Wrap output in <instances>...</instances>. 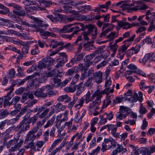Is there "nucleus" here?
Returning <instances> with one entry per match:
<instances>
[{"label": "nucleus", "instance_id": "f257e3e1", "mask_svg": "<svg viewBox=\"0 0 155 155\" xmlns=\"http://www.w3.org/2000/svg\"><path fill=\"white\" fill-rule=\"evenodd\" d=\"M54 85H47L38 88L34 92V94L37 97H46L48 95H55L56 92H54L52 88Z\"/></svg>", "mask_w": 155, "mask_h": 155}, {"label": "nucleus", "instance_id": "f03ea898", "mask_svg": "<svg viewBox=\"0 0 155 155\" xmlns=\"http://www.w3.org/2000/svg\"><path fill=\"white\" fill-rule=\"evenodd\" d=\"M99 93L98 91H95L91 97V94L89 91H88L86 94L84 95V101L85 100L86 104H88L89 102L92 101L95 97H96L95 101H93L92 103H90L88 106V110L90 111H91L92 110H98L99 108V106L100 104L97 105H94L93 103L94 102V103L97 102V97L98 95L99 94Z\"/></svg>", "mask_w": 155, "mask_h": 155}, {"label": "nucleus", "instance_id": "7ed1b4c3", "mask_svg": "<svg viewBox=\"0 0 155 155\" xmlns=\"http://www.w3.org/2000/svg\"><path fill=\"white\" fill-rule=\"evenodd\" d=\"M116 142L114 139L110 140L105 139L104 142L102 144L101 150L103 152H104L107 150L113 149L116 147Z\"/></svg>", "mask_w": 155, "mask_h": 155}, {"label": "nucleus", "instance_id": "20e7f679", "mask_svg": "<svg viewBox=\"0 0 155 155\" xmlns=\"http://www.w3.org/2000/svg\"><path fill=\"white\" fill-rule=\"evenodd\" d=\"M54 61V59L50 56L43 58L41 61H39L38 64V68L39 69H42L49 66L52 64Z\"/></svg>", "mask_w": 155, "mask_h": 155}, {"label": "nucleus", "instance_id": "39448f33", "mask_svg": "<svg viewBox=\"0 0 155 155\" xmlns=\"http://www.w3.org/2000/svg\"><path fill=\"white\" fill-rule=\"evenodd\" d=\"M40 124L39 122H37V127L33 128L30 131L27 135L25 142H28L30 141H33L36 139V135L35 134L39 129V125Z\"/></svg>", "mask_w": 155, "mask_h": 155}, {"label": "nucleus", "instance_id": "423d86ee", "mask_svg": "<svg viewBox=\"0 0 155 155\" xmlns=\"http://www.w3.org/2000/svg\"><path fill=\"white\" fill-rule=\"evenodd\" d=\"M9 137V136H6L3 140V143L7 148H10L12 145H15L17 144V143L18 142V138H16L15 137H14L13 139L7 141Z\"/></svg>", "mask_w": 155, "mask_h": 155}, {"label": "nucleus", "instance_id": "0eeeda50", "mask_svg": "<svg viewBox=\"0 0 155 155\" xmlns=\"http://www.w3.org/2000/svg\"><path fill=\"white\" fill-rule=\"evenodd\" d=\"M29 127V124H28L22 121L16 128V130L18 131L17 134L19 135V137L20 136L19 135L20 134L28 130Z\"/></svg>", "mask_w": 155, "mask_h": 155}, {"label": "nucleus", "instance_id": "6e6552de", "mask_svg": "<svg viewBox=\"0 0 155 155\" xmlns=\"http://www.w3.org/2000/svg\"><path fill=\"white\" fill-rule=\"evenodd\" d=\"M85 28L88 29V31L86 32L88 34H90L92 32V31L94 29V33L91 34V38L93 40L95 39L96 38V36L97 34V28L95 27L94 25L91 24L86 25L85 26Z\"/></svg>", "mask_w": 155, "mask_h": 155}, {"label": "nucleus", "instance_id": "1a4fd4ad", "mask_svg": "<svg viewBox=\"0 0 155 155\" xmlns=\"http://www.w3.org/2000/svg\"><path fill=\"white\" fill-rule=\"evenodd\" d=\"M61 56L63 57L62 58H59L57 60V64L55 66L56 68H58L63 66L65 62L67 60V57L65 53L60 52L58 54Z\"/></svg>", "mask_w": 155, "mask_h": 155}, {"label": "nucleus", "instance_id": "9d476101", "mask_svg": "<svg viewBox=\"0 0 155 155\" xmlns=\"http://www.w3.org/2000/svg\"><path fill=\"white\" fill-rule=\"evenodd\" d=\"M154 54L153 52L146 54L142 60L140 59L139 60V62L144 64L149 59L155 61V55L153 56Z\"/></svg>", "mask_w": 155, "mask_h": 155}, {"label": "nucleus", "instance_id": "9b49d317", "mask_svg": "<svg viewBox=\"0 0 155 155\" xmlns=\"http://www.w3.org/2000/svg\"><path fill=\"white\" fill-rule=\"evenodd\" d=\"M106 87V88L105 89L102 91H100L99 90H97L96 91H98L99 93V94L98 95L97 98V102L96 103H94V102L93 103V104L94 103V105H96L100 104L101 103V99L102 97V95L105 94L107 96L109 94V90L110 89V88L108 87Z\"/></svg>", "mask_w": 155, "mask_h": 155}, {"label": "nucleus", "instance_id": "f8f14e48", "mask_svg": "<svg viewBox=\"0 0 155 155\" xmlns=\"http://www.w3.org/2000/svg\"><path fill=\"white\" fill-rule=\"evenodd\" d=\"M129 46L128 44H124V45L120 47L118 49V54L117 57L121 60L122 59L125 54L124 53Z\"/></svg>", "mask_w": 155, "mask_h": 155}, {"label": "nucleus", "instance_id": "ddd939ff", "mask_svg": "<svg viewBox=\"0 0 155 155\" xmlns=\"http://www.w3.org/2000/svg\"><path fill=\"white\" fill-rule=\"evenodd\" d=\"M23 141L22 140H20L17 144L15 145L14 147H12L8 150V151L10 153L9 154H11L15 155L14 152L17 151L21 146Z\"/></svg>", "mask_w": 155, "mask_h": 155}, {"label": "nucleus", "instance_id": "4468645a", "mask_svg": "<svg viewBox=\"0 0 155 155\" xmlns=\"http://www.w3.org/2000/svg\"><path fill=\"white\" fill-rule=\"evenodd\" d=\"M74 24H69L64 26L63 28L59 30L60 33H69L72 31L73 28H71V26Z\"/></svg>", "mask_w": 155, "mask_h": 155}, {"label": "nucleus", "instance_id": "2eb2a0df", "mask_svg": "<svg viewBox=\"0 0 155 155\" xmlns=\"http://www.w3.org/2000/svg\"><path fill=\"white\" fill-rule=\"evenodd\" d=\"M103 73L102 72L99 71L94 73V79L97 83H100L102 82Z\"/></svg>", "mask_w": 155, "mask_h": 155}, {"label": "nucleus", "instance_id": "dca6fc26", "mask_svg": "<svg viewBox=\"0 0 155 155\" xmlns=\"http://www.w3.org/2000/svg\"><path fill=\"white\" fill-rule=\"evenodd\" d=\"M0 20L4 22V25L5 27L7 28H15V25L12 23V21H11L2 18H0Z\"/></svg>", "mask_w": 155, "mask_h": 155}, {"label": "nucleus", "instance_id": "f3484780", "mask_svg": "<svg viewBox=\"0 0 155 155\" xmlns=\"http://www.w3.org/2000/svg\"><path fill=\"white\" fill-rule=\"evenodd\" d=\"M13 12L14 13L19 16L23 17L25 15L24 10L20 6H19V8H17L15 10H14Z\"/></svg>", "mask_w": 155, "mask_h": 155}, {"label": "nucleus", "instance_id": "a211bd4d", "mask_svg": "<svg viewBox=\"0 0 155 155\" xmlns=\"http://www.w3.org/2000/svg\"><path fill=\"white\" fill-rule=\"evenodd\" d=\"M118 25L120 27H123V29H127L131 28V24L127 22H124L122 21H117Z\"/></svg>", "mask_w": 155, "mask_h": 155}, {"label": "nucleus", "instance_id": "6ab92c4d", "mask_svg": "<svg viewBox=\"0 0 155 155\" xmlns=\"http://www.w3.org/2000/svg\"><path fill=\"white\" fill-rule=\"evenodd\" d=\"M61 74L60 72L55 69H53L52 71H48L46 73V76L47 77H51L57 76L58 74Z\"/></svg>", "mask_w": 155, "mask_h": 155}, {"label": "nucleus", "instance_id": "aec40b11", "mask_svg": "<svg viewBox=\"0 0 155 155\" xmlns=\"http://www.w3.org/2000/svg\"><path fill=\"white\" fill-rule=\"evenodd\" d=\"M94 42V40L89 42L85 43L83 45L84 50L85 51H89L90 50H93V48H95L93 44L91 43Z\"/></svg>", "mask_w": 155, "mask_h": 155}, {"label": "nucleus", "instance_id": "412c9836", "mask_svg": "<svg viewBox=\"0 0 155 155\" xmlns=\"http://www.w3.org/2000/svg\"><path fill=\"white\" fill-rule=\"evenodd\" d=\"M57 100L61 102L64 101L65 102L68 103L71 101V99L67 95H65L59 97L57 98Z\"/></svg>", "mask_w": 155, "mask_h": 155}, {"label": "nucleus", "instance_id": "4be33fe9", "mask_svg": "<svg viewBox=\"0 0 155 155\" xmlns=\"http://www.w3.org/2000/svg\"><path fill=\"white\" fill-rule=\"evenodd\" d=\"M76 87V85L74 84H70L69 86L64 88V90L67 92L73 93L75 91Z\"/></svg>", "mask_w": 155, "mask_h": 155}, {"label": "nucleus", "instance_id": "5701e85b", "mask_svg": "<svg viewBox=\"0 0 155 155\" xmlns=\"http://www.w3.org/2000/svg\"><path fill=\"white\" fill-rule=\"evenodd\" d=\"M139 97H138V94L135 92H134L132 94V96L134 97L135 99V101H137L138 100L140 102H141L143 100V94L141 92H139Z\"/></svg>", "mask_w": 155, "mask_h": 155}, {"label": "nucleus", "instance_id": "b1692460", "mask_svg": "<svg viewBox=\"0 0 155 155\" xmlns=\"http://www.w3.org/2000/svg\"><path fill=\"white\" fill-rule=\"evenodd\" d=\"M64 44V43L63 41L58 42L52 40L51 41L50 46H52V48H54L58 46H62Z\"/></svg>", "mask_w": 155, "mask_h": 155}, {"label": "nucleus", "instance_id": "393cba45", "mask_svg": "<svg viewBox=\"0 0 155 155\" xmlns=\"http://www.w3.org/2000/svg\"><path fill=\"white\" fill-rule=\"evenodd\" d=\"M60 17V18L59 20L57 18H55L53 15H48L47 16V17L49 18L52 22H53L54 23H56L58 21L61 22L62 21V19L60 17V16H61L60 15H59Z\"/></svg>", "mask_w": 155, "mask_h": 155}, {"label": "nucleus", "instance_id": "a878e982", "mask_svg": "<svg viewBox=\"0 0 155 155\" xmlns=\"http://www.w3.org/2000/svg\"><path fill=\"white\" fill-rule=\"evenodd\" d=\"M12 97V95H6L5 96V99L4 101V105L5 107L11 105L12 104V103H9V101Z\"/></svg>", "mask_w": 155, "mask_h": 155}, {"label": "nucleus", "instance_id": "bb28decb", "mask_svg": "<svg viewBox=\"0 0 155 155\" xmlns=\"http://www.w3.org/2000/svg\"><path fill=\"white\" fill-rule=\"evenodd\" d=\"M38 31H39L40 35L41 36L45 37L44 38L45 39L47 38V37L49 36V31H45L41 28H38L37 31H36V32Z\"/></svg>", "mask_w": 155, "mask_h": 155}, {"label": "nucleus", "instance_id": "cd10ccee", "mask_svg": "<svg viewBox=\"0 0 155 155\" xmlns=\"http://www.w3.org/2000/svg\"><path fill=\"white\" fill-rule=\"evenodd\" d=\"M40 5L45 7H49L50 6L51 3L50 0H42L40 2Z\"/></svg>", "mask_w": 155, "mask_h": 155}, {"label": "nucleus", "instance_id": "c85d7f7f", "mask_svg": "<svg viewBox=\"0 0 155 155\" xmlns=\"http://www.w3.org/2000/svg\"><path fill=\"white\" fill-rule=\"evenodd\" d=\"M45 108V105H43L41 107L38 106L34 110V112L36 113L37 112V113L36 114L38 116Z\"/></svg>", "mask_w": 155, "mask_h": 155}, {"label": "nucleus", "instance_id": "c756f323", "mask_svg": "<svg viewBox=\"0 0 155 155\" xmlns=\"http://www.w3.org/2000/svg\"><path fill=\"white\" fill-rule=\"evenodd\" d=\"M55 115H53L51 119L48 121L46 125L44 126V127L47 128L52 125L55 120Z\"/></svg>", "mask_w": 155, "mask_h": 155}, {"label": "nucleus", "instance_id": "7c9ffc66", "mask_svg": "<svg viewBox=\"0 0 155 155\" xmlns=\"http://www.w3.org/2000/svg\"><path fill=\"white\" fill-rule=\"evenodd\" d=\"M118 47V45L117 44H115V43L113 45L110 46V50L113 52V53L111 55V57H113L114 56L116 53Z\"/></svg>", "mask_w": 155, "mask_h": 155}, {"label": "nucleus", "instance_id": "2f4dec72", "mask_svg": "<svg viewBox=\"0 0 155 155\" xmlns=\"http://www.w3.org/2000/svg\"><path fill=\"white\" fill-rule=\"evenodd\" d=\"M84 102V99L83 98H81L78 100V103L75 105L74 107L79 109L83 105Z\"/></svg>", "mask_w": 155, "mask_h": 155}, {"label": "nucleus", "instance_id": "473e14b6", "mask_svg": "<svg viewBox=\"0 0 155 155\" xmlns=\"http://www.w3.org/2000/svg\"><path fill=\"white\" fill-rule=\"evenodd\" d=\"M15 70L14 69H11L9 71L7 74V78H14L15 77Z\"/></svg>", "mask_w": 155, "mask_h": 155}, {"label": "nucleus", "instance_id": "72a5a7b5", "mask_svg": "<svg viewBox=\"0 0 155 155\" xmlns=\"http://www.w3.org/2000/svg\"><path fill=\"white\" fill-rule=\"evenodd\" d=\"M113 96L112 95H110L109 97H107L106 101H103V104L102 106V108L106 107L108 106L111 102V101L110 99V98L111 97H113Z\"/></svg>", "mask_w": 155, "mask_h": 155}, {"label": "nucleus", "instance_id": "f704fd0d", "mask_svg": "<svg viewBox=\"0 0 155 155\" xmlns=\"http://www.w3.org/2000/svg\"><path fill=\"white\" fill-rule=\"evenodd\" d=\"M35 24L38 28H43L44 26L42 23L43 21L36 18H34L33 19Z\"/></svg>", "mask_w": 155, "mask_h": 155}, {"label": "nucleus", "instance_id": "c9c22d12", "mask_svg": "<svg viewBox=\"0 0 155 155\" xmlns=\"http://www.w3.org/2000/svg\"><path fill=\"white\" fill-rule=\"evenodd\" d=\"M118 33L116 34L115 31L111 32L107 36V38H110L111 40H113L115 37H117L118 36Z\"/></svg>", "mask_w": 155, "mask_h": 155}, {"label": "nucleus", "instance_id": "e433bc0d", "mask_svg": "<svg viewBox=\"0 0 155 155\" xmlns=\"http://www.w3.org/2000/svg\"><path fill=\"white\" fill-rule=\"evenodd\" d=\"M19 119V118L17 116L15 118H12L9 120H6L7 121V124L8 125H12L15 123Z\"/></svg>", "mask_w": 155, "mask_h": 155}, {"label": "nucleus", "instance_id": "4c0bfd02", "mask_svg": "<svg viewBox=\"0 0 155 155\" xmlns=\"http://www.w3.org/2000/svg\"><path fill=\"white\" fill-rule=\"evenodd\" d=\"M73 120V118H71L70 120L69 121L65 122L64 124V128L66 126H67V128L68 130V133H69L70 132V130H71V129L72 126Z\"/></svg>", "mask_w": 155, "mask_h": 155}, {"label": "nucleus", "instance_id": "58836bf2", "mask_svg": "<svg viewBox=\"0 0 155 155\" xmlns=\"http://www.w3.org/2000/svg\"><path fill=\"white\" fill-rule=\"evenodd\" d=\"M80 84L81 86L79 85H76V89L77 91L76 94L78 96H79L84 90V87L81 86L82 84Z\"/></svg>", "mask_w": 155, "mask_h": 155}, {"label": "nucleus", "instance_id": "ea45409f", "mask_svg": "<svg viewBox=\"0 0 155 155\" xmlns=\"http://www.w3.org/2000/svg\"><path fill=\"white\" fill-rule=\"evenodd\" d=\"M78 99V98L76 96H74L73 98V100L71 102L68 104V107L69 108H71L77 102Z\"/></svg>", "mask_w": 155, "mask_h": 155}, {"label": "nucleus", "instance_id": "a19ab883", "mask_svg": "<svg viewBox=\"0 0 155 155\" xmlns=\"http://www.w3.org/2000/svg\"><path fill=\"white\" fill-rule=\"evenodd\" d=\"M72 58L74 59V60L75 62L79 61L83 58V56L82 54H75V57Z\"/></svg>", "mask_w": 155, "mask_h": 155}, {"label": "nucleus", "instance_id": "79ce46f5", "mask_svg": "<svg viewBox=\"0 0 155 155\" xmlns=\"http://www.w3.org/2000/svg\"><path fill=\"white\" fill-rule=\"evenodd\" d=\"M53 83L54 84V85L53 84L54 87V85L57 86H59L61 81L60 79L58 78V77L56 76L53 78ZM52 84L53 85V84Z\"/></svg>", "mask_w": 155, "mask_h": 155}, {"label": "nucleus", "instance_id": "37998d69", "mask_svg": "<svg viewBox=\"0 0 155 155\" xmlns=\"http://www.w3.org/2000/svg\"><path fill=\"white\" fill-rule=\"evenodd\" d=\"M117 147L116 149L117 150L118 153L123 152V153H125L127 151V150L126 148H124L122 145L117 144Z\"/></svg>", "mask_w": 155, "mask_h": 155}, {"label": "nucleus", "instance_id": "c03bdc74", "mask_svg": "<svg viewBox=\"0 0 155 155\" xmlns=\"http://www.w3.org/2000/svg\"><path fill=\"white\" fill-rule=\"evenodd\" d=\"M38 118V115L36 114L34 115L33 117L30 118L29 122H28L27 124L29 125V123H32V124L34 125L37 120Z\"/></svg>", "mask_w": 155, "mask_h": 155}, {"label": "nucleus", "instance_id": "a18cd8bd", "mask_svg": "<svg viewBox=\"0 0 155 155\" xmlns=\"http://www.w3.org/2000/svg\"><path fill=\"white\" fill-rule=\"evenodd\" d=\"M28 146H29V148H31L34 151H40L39 149L36 148L35 145V144L33 141H31V142L29 143H28Z\"/></svg>", "mask_w": 155, "mask_h": 155}, {"label": "nucleus", "instance_id": "49530a36", "mask_svg": "<svg viewBox=\"0 0 155 155\" xmlns=\"http://www.w3.org/2000/svg\"><path fill=\"white\" fill-rule=\"evenodd\" d=\"M49 110V108H46L44 110L43 112L41 114L39 115V117L41 119L45 117L47 115Z\"/></svg>", "mask_w": 155, "mask_h": 155}, {"label": "nucleus", "instance_id": "de8ad7c7", "mask_svg": "<svg viewBox=\"0 0 155 155\" xmlns=\"http://www.w3.org/2000/svg\"><path fill=\"white\" fill-rule=\"evenodd\" d=\"M147 110L145 107L143 106L142 104L140 103V106L139 110V112L141 114H145Z\"/></svg>", "mask_w": 155, "mask_h": 155}, {"label": "nucleus", "instance_id": "09e8293b", "mask_svg": "<svg viewBox=\"0 0 155 155\" xmlns=\"http://www.w3.org/2000/svg\"><path fill=\"white\" fill-rule=\"evenodd\" d=\"M30 112H27L25 116L24 117V119L22 120L23 122L27 123L28 122H29L30 119L31 118L30 117Z\"/></svg>", "mask_w": 155, "mask_h": 155}, {"label": "nucleus", "instance_id": "8fccbe9b", "mask_svg": "<svg viewBox=\"0 0 155 155\" xmlns=\"http://www.w3.org/2000/svg\"><path fill=\"white\" fill-rule=\"evenodd\" d=\"M40 52V51L38 49V46H35V48L32 49L31 50V54L32 55H35L38 54Z\"/></svg>", "mask_w": 155, "mask_h": 155}, {"label": "nucleus", "instance_id": "3c124183", "mask_svg": "<svg viewBox=\"0 0 155 155\" xmlns=\"http://www.w3.org/2000/svg\"><path fill=\"white\" fill-rule=\"evenodd\" d=\"M51 109L48 115L49 117H50L55 112H57L58 111H57L56 108H55V107L54 105H52L50 107Z\"/></svg>", "mask_w": 155, "mask_h": 155}, {"label": "nucleus", "instance_id": "603ef678", "mask_svg": "<svg viewBox=\"0 0 155 155\" xmlns=\"http://www.w3.org/2000/svg\"><path fill=\"white\" fill-rule=\"evenodd\" d=\"M71 79V78H69L66 79L62 82H60L59 86H60L61 87H64L68 83V82H69Z\"/></svg>", "mask_w": 155, "mask_h": 155}, {"label": "nucleus", "instance_id": "864d4df0", "mask_svg": "<svg viewBox=\"0 0 155 155\" xmlns=\"http://www.w3.org/2000/svg\"><path fill=\"white\" fill-rule=\"evenodd\" d=\"M37 78H35L33 80H29L28 82V85L29 87H32L37 82Z\"/></svg>", "mask_w": 155, "mask_h": 155}, {"label": "nucleus", "instance_id": "5fc2aeb1", "mask_svg": "<svg viewBox=\"0 0 155 155\" xmlns=\"http://www.w3.org/2000/svg\"><path fill=\"white\" fill-rule=\"evenodd\" d=\"M71 28H73L72 31L74 30L73 33H72V34H73V36L74 35L77 34L79 31H81L79 27L78 26H75L74 27H72Z\"/></svg>", "mask_w": 155, "mask_h": 155}, {"label": "nucleus", "instance_id": "6e6d98bb", "mask_svg": "<svg viewBox=\"0 0 155 155\" xmlns=\"http://www.w3.org/2000/svg\"><path fill=\"white\" fill-rule=\"evenodd\" d=\"M68 112L66 110L64 112L62 113V118L61 119V120L63 122H65L67 121L68 120Z\"/></svg>", "mask_w": 155, "mask_h": 155}, {"label": "nucleus", "instance_id": "4d7b16f0", "mask_svg": "<svg viewBox=\"0 0 155 155\" xmlns=\"http://www.w3.org/2000/svg\"><path fill=\"white\" fill-rule=\"evenodd\" d=\"M87 70H84L81 71V75L80 78V79L83 80V79L86 78L88 76L87 72L86 71Z\"/></svg>", "mask_w": 155, "mask_h": 155}, {"label": "nucleus", "instance_id": "13d9d810", "mask_svg": "<svg viewBox=\"0 0 155 155\" xmlns=\"http://www.w3.org/2000/svg\"><path fill=\"white\" fill-rule=\"evenodd\" d=\"M28 108V107L27 106H26L24 107V108H23L21 110L19 114H18L17 115V116L19 118V117L21 116V115L24 114L25 112H27V111Z\"/></svg>", "mask_w": 155, "mask_h": 155}, {"label": "nucleus", "instance_id": "bf43d9fd", "mask_svg": "<svg viewBox=\"0 0 155 155\" xmlns=\"http://www.w3.org/2000/svg\"><path fill=\"white\" fill-rule=\"evenodd\" d=\"M95 56V55L94 53H92L87 55L85 58L86 61H90L92 60Z\"/></svg>", "mask_w": 155, "mask_h": 155}, {"label": "nucleus", "instance_id": "052dcab7", "mask_svg": "<svg viewBox=\"0 0 155 155\" xmlns=\"http://www.w3.org/2000/svg\"><path fill=\"white\" fill-rule=\"evenodd\" d=\"M130 108L123 106H120V112L121 113H124L125 112H127L129 110Z\"/></svg>", "mask_w": 155, "mask_h": 155}, {"label": "nucleus", "instance_id": "680f3d73", "mask_svg": "<svg viewBox=\"0 0 155 155\" xmlns=\"http://www.w3.org/2000/svg\"><path fill=\"white\" fill-rule=\"evenodd\" d=\"M0 119L5 117L9 114V113L6 110H4L2 112L0 110Z\"/></svg>", "mask_w": 155, "mask_h": 155}, {"label": "nucleus", "instance_id": "e2e57ef3", "mask_svg": "<svg viewBox=\"0 0 155 155\" xmlns=\"http://www.w3.org/2000/svg\"><path fill=\"white\" fill-rule=\"evenodd\" d=\"M146 30V28L145 26H142L139 27L137 30L136 32L137 33L142 32H145L144 31Z\"/></svg>", "mask_w": 155, "mask_h": 155}, {"label": "nucleus", "instance_id": "0e129e2a", "mask_svg": "<svg viewBox=\"0 0 155 155\" xmlns=\"http://www.w3.org/2000/svg\"><path fill=\"white\" fill-rule=\"evenodd\" d=\"M113 28H108L105 30H104L102 31V32L100 34V37H101L105 35H106V34L108 33L110 31H111Z\"/></svg>", "mask_w": 155, "mask_h": 155}, {"label": "nucleus", "instance_id": "69168bd1", "mask_svg": "<svg viewBox=\"0 0 155 155\" xmlns=\"http://www.w3.org/2000/svg\"><path fill=\"white\" fill-rule=\"evenodd\" d=\"M15 86V84H12L10 87L5 89L6 91H10L7 94L8 95H11V94L14 90L13 87Z\"/></svg>", "mask_w": 155, "mask_h": 155}, {"label": "nucleus", "instance_id": "338daca9", "mask_svg": "<svg viewBox=\"0 0 155 155\" xmlns=\"http://www.w3.org/2000/svg\"><path fill=\"white\" fill-rule=\"evenodd\" d=\"M93 62L92 61H85L84 63V67L85 70H87L88 69V67L93 64Z\"/></svg>", "mask_w": 155, "mask_h": 155}, {"label": "nucleus", "instance_id": "774afa93", "mask_svg": "<svg viewBox=\"0 0 155 155\" xmlns=\"http://www.w3.org/2000/svg\"><path fill=\"white\" fill-rule=\"evenodd\" d=\"M28 50L29 47L27 45L22 48V52L23 54L25 55L28 53Z\"/></svg>", "mask_w": 155, "mask_h": 155}]
</instances>
